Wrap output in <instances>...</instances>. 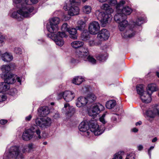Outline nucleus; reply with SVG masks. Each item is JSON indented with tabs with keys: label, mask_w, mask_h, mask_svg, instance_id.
<instances>
[{
	"label": "nucleus",
	"mask_w": 159,
	"mask_h": 159,
	"mask_svg": "<svg viewBox=\"0 0 159 159\" xmlns=\"http://www.w3.org/2000/svg\"><path fill=\"white\" fill-rule=\"evenodd\" d=\"M13 5L18 9L16 11L10 13V16L18 21L22 20V17L28 18L31 16V13L34 10L30 3L35 4L38 0H13Z\"/></svg>",
	"instance_id": "nucleus-1"
},
{
	"label": "nucleus",
	"mask_w": 159,
	"mask_h": 159,
	"mask_svg": "<svg viewBox=\"0 0 159 159\" xmlns=\"http://www.w3.org/2000/svg\"><path fill=\"white\" fill-rule=\"evenodd\" d=\"M125 2L124 0L120 1L116 7V14L114 16L115 21H120L122 19H126L127 15H130L132 12V10L131 8L128 6L122 8Z\"/></svg>",
	"instance_id": "nucleus-2"
},
{
	"label": "nucleus",
	"mask_w": 159,
	"mask_h": 159,
	"mask_svg": "<svg viewBox=\"0 0 159 159\" xmlns=\"http://www.w3.org/2000/svg\"><path fill=\"white\" fill-rule=\"evenodd\" d=\"M101 8L105 11V12L100 11L97 10L95 12V15L98 19L101 22L103 26H104L108 23L110 14L112 13L114 10L107 4H104L101 6Z\"/></svg>",
	"instance_id": "nucleus-3"
},
{
	"label": "nucleus",
	"mask_w": 159,
	"mask_h": 159,
	"mask_svg": "<svg viewBox=\"0 0 159 159\" xmlns=\"http://www.w3.org/2000/svg\"><path fill=\"white\" fill-rule=\"evenodd\" d=\"M3 157L5 159H23L24 156L21 153L19 146H12L6 152Z\"/></svg>",
	"instance_id": "nucleus-4"
},
{
	"label": "nucleus",
	"mask_w": 159,
	"mask_h": 159,
	"mask_svg": "<svg viewBox=\"0 0 159 159\" xmlns=\"http://www.w3.org/2000/svg\"><path fill=\"white\" fill-rule=\"evenodd\" d=\"M144 22L143 18H138L136 22H134L131 25H129V29L127 30L125 32L121 33L122 36L125 38L133 37L135 34V32L133 28H134L137 26L140 25Z\"/></svg>",
	"instance_id": "nucleus-5"
},
{
	"label": "nucleus",
	"mask_w": 159,
	"mask_h": 159,
	"mask_svg": "<svg viewBox=\"0 0 159 159\" xmlns=\"http://www.w3.org/2000/svg\"><path fill=\"white\" fill-rule=\"evenodd\" d=\"M77 57L81 58L85 61H87L92 64L96 63V60L89 54L88 49L86 48H81L80 49L77 50L76 52Z\"/></svg>",
	"instance_id": "nucleus-6"
},
{
	"label": "nucleus",
	"mask_w": 159,
	"mask_h": 159,
	"mask_svg": "<svg viewBox=\"0 0 159 159\" xmlns=\"http://www.w3.org/2000/svg\"><path fill=\"white\" fill-rule=\"evenodd\" d=\"M54 35L55 36L54 38H53V37L52 34H48V36L53 40L57 45L59 46H62L64 43V41L62 38L67 37V35L64 32H58L57 34H54Z\"/></svg>",
	"instance_id": "nucleus-7"
},
{
	"label": "nucleus",
	"mask_w": 159,
	"mask_h": 159,
	"mask_svg": "<svg viewBox=\"0 0 159 159\" xmlns=\"http://www.w3.org/2000/svg\"><path fill=\"white\" fill-rule=\"evenodd\" d=\"M35 121L36 125L42 128H44L49 127L52 123L51 119L48 117L37 118L35 120Z\"/></svg>",
	"instance_id": "nucleus-8"
},
{
	"label": "nucleus",
	"mask_w": 159,
	"mask_h": 159,
	"mask_svg": "<svg viewBox=\"0 0 159 159\" xmlns=\"http://www.w3.org/2000/svg\"><path fill=\"white\" fill-rule=\"evenodd\" d=\"M89 129L91 132L93 133L95 135H100L105 130L102 125L99 127V125L96 122L93 121L90 122Z\"/></svg>",
	"instance_id": "nucleus-9"
},
{
	"label": "nucleus",
	"mask_w": 159,
	"mask_h": 159,
	"mask_svg": "<svg viewBox=\"0 0 159 159\" xmlns=\"http://www.w3.org/2000/svg\"><path fill=\"white\" fill-rule=\"evenodd\" d=\"M2 79H4V81L9 84V85L10 84H12L14 83L16 80L20 83L21 84V78L19 77L16 75L12 74L11 73L8 74L7 75L3 76V78Z\"/></svg>",
	"instance_id": "nucleus-10"
},
{
	"label": "nucleus",
	"mask_w": 159,
	"mask_h": 159,
	"mask_svg": "<svg viewBox=\"0 0 159 159\" xmlns=\"http://www.w3.org/2000/svg\"><path fill=\"white\" fill-rule=\"evenodd\" d=\"M104 107L100 103L95 104L92 108L91 110L89 112V115L90 116H96L99 114L101 111L103 110Z\"/></svg>",
	"instance_id": "nucleus-11"
},
{
	"label": "nucleus",
	"mask_w": 159,
	"mask_h": 159,
	"mask_svg": "<svg viewBox=\"0 0 159 159\" xmlns=\"http://www.w3.org/2000/svg\"><path fill=\"white\" fill-rule=\"evenodd\" d=\"M100 29L99 24L96 21H93L90 23L89 26V31L92 34H96L99 32Z\"/></svg>",
	"instance_id": "nucleus-12"
},
{
	"label": "nucleus",
	"mask_w": 159,
	"mask_h": 159,
	"mask_svg": "<svg viewBox=\"0 0 159 159\" xmlns=\"http://www.w3.org/2000/svg\"><path fill=\"white\" fill-rule=\"evenodd\" d=\"M79 129L82 135L85 136L89 135L90 132L88 131L89 129V125L87 122L83 121L81 122L79 126Z\"/></svg>",
	"instance_id": "nucleus-13"
},
{
	"label": "nucleus",
	"mask_w": 159,
	"mask_h": 159,
	"mask_svg": "<svg viewBox=\"0 0 159 159\" xmlns=\"http://www.w3.org/2000/svg\"><path fill=\"white\" fill-rule=\"evenodd\" d=\"M61 97L63 96L64 99L67 102L71 101L74 98L75 94L72 91H66L63 93H60Z\"/></svg>",
	"instance_id": "nucleus-14"
},
{
	"label": "nucleus",
	"mask_w": 159,
	"mask_h": 159,
	"mask_svg": "<svg viewBox=\"0 0 159 159\" xmlns=\"http://www.w3.org/2000/svg\"><path fill=\"white\" fill-rule=\"evenodd\" d=\"M109 33L106 29H103L100 31L98 34V39L101 41L107 40L109 36Z\"/></svg>",
	"instance_id": "nucleus-15"
},
{
	"label": "nucleus",
	"mask_w": 159,
	"mask_h": 159,
	"mask_svg": "<svg viewBox=\"0 0 159 159\" xmlns=\"http://www.w3.org/2000/svg\"><path fill=\"white\" fill-rule=\"evenodd\" d=\"M63 8L66 11L68 10V14L70 16L78 15L79 13L80 9L78 7H71L68 9L66 6H64Z\"/></svg>",
	"instance_id": "nucleus-16"
},
{
	"label": "nucleus",
	"mask_w": 159,
	"mask_h": 159,
	"mask_svg": "<svg viewBox=\"0 0 159 159\" xmlns=\"http://www.w3.org/2000/svg\"><path fill=\"white\" fill-rule=\"evenodd\" d=\"M88 99L86 98L80 97L76 100V105L79 107H83L85 106L88 102Z\"/></svg>",
	"instance_id": "nucleus-17"
},
{
	"label": "nucleus",
	"mask_w": 159,
	"mask_h": 159,
	"mask_svg": "<svg viewBox=\"0 0 159 159\" xmlns=\"http://www.w3.org/2000/svg\"><path fill=\"white\" fill-rule=\"evenodd\" d=\"M39 115L41 116H45L50 113V110L48 107L44 106L41 107L38 110Z\"/></svg>",
	"instance_id": "nucleus-18"
},
{
	"label": "nucleus",
	"mask_w": 159,
	"mask_h": 159,
	"mask_svg": "<svg viewBox=\"0 0 159 159\" xmlns=\"http://www.w3.org/2000/svg\"><path fill=\"white\" fill-rule=\"evenodd\" d=\"M46 27L47 30L51 33H56L58 30V26H56L49 22L47 24Z\"/></svg>",
	"instance_id": "nucleus-19"
},
{
	"label": "nucleus",
	"mask_w": 159,
	"mask_h": 159,
	"mask_svg": "<svg viewBox=\"0 0 159 159\" xmlns=\"http://www.w3.org/2000/svg\"><path fill=\"white\" fill-rule=\"evenodd\" d=\"M65 109H64V110H65L66 109H69V110L67 111V112H66V115H68V116H71L75 112V109L74 108L70 106L69 104L68 103H66L64 105V108Z\"/></svg>",
	"instance_id": "nucleus-20"
},
{
	"label": "nucleus",
	"mask_w": 159,
	"mask_h": 159,
	"mask_svg": "<svg viewBox=\"0 0 159 159\" xmlns=\"http://www.w3.org/2000/svg\"><path fill=\"white\" fill-rule=\"evenodd\" d=\"M34 134L30 132V130L27 129L23 132L22 138L23 140L28 141L31 139L33 137Z\"/></svg>",
	"instance_id": "nucleus-21"
},
{
	"label": "nucleus",
	"mask_w": 159,
	"mask_h": 159,
	"mask_svg": "<svg viewBox=\"0 0 159 159\" xmlns=\"http://www.w3.org/2000/svg\"><path fill=\"white\" fill-rule=\"evenodd\" d=\"M126 19H122V20H120V21H115L119 23L118 25L119 29L121 31H124L128 25V22L126 20Z\"/></svg>",
	"instance_id": "nucleus-22"
},
{
	"label": "nucleus",
	"mask_w": 159,
	"mask_h": 159,
	"mask_svg": "<svg viewBox=\"0 0 159 159\" xmlns=\"http://www.w3.org/2000/svg\"><path fill=\"white\" fill-rule=\"evenodd\" d=\"M126 19H122V20H120V21H115L119 23L118 25L119 29L121 31H124L128 25V22L126 20Z\"/></svg>",
	"instance_id": "nucleus-23"
},
{
	"label": "nucleus",
	"mask_w": 159,
	"mask_h": 159,
	"mask_svg": "<svg viewBox=\"0 0 159 159\" xmlns=\"http://www.w3.org/2000/svg\"><path fill=\"white\" fill-rule=\"evenodd\" d=\"M37 126V125H34L28 129L30 130V132L32 133L33 134L34 133L36 132L37 135L38 136L39 139H40L41 138L40 135L41 132Z\"/></svg>",
	"instance_id": "nucleus-24"
},
{
	"label": "nucleus",
	"mask_w": 159,
	"mask_h": 159,
	"mask_svg": "<svg viewBox=\"0 0 159 159\" xmlns=\"http://www.w3.org/2000/svg\"><path fill=\"white\" fill-rule=\"evenodd\" d=\"M1 69L2 72L1 75L2 78H3V76H5L7 74L11 73L10 72L11 68L8 65H3L1 67Z\"/></svg>",
	"instance_id": "nucleus-25"
},
{
	"label": "nucleus",
	"mask_w": 159,
	"mask_h": 159,
	"mask_svg": "<svg viewBox=\"0 0 159 159\" xmlns=\"http://www.w3.org/2000/svg\"><path fill=\"white\" fill-rule=\"evenodd\" d=\"M147 116L150 118H154L155 115L159 116V109L154 108L152 110H149L147 111Z\"/></svg>",
	"instance_id": "nucleus-26"
},
{
	"label": "nucleus",
	"mask_w": 159,
	"mask_h": 159,
	"mask_svg": "<svg viewBox=\"0 0 159 159\" xmlns=\"http://www.w3.org/2000/svg\"><path fill=\"white\" fill-rule=\"evenodd\" d=\"M1 58L3 61L6 62H10L13 59V57L12 54L7 52L2 54Z\"/></svg>",
	"instance_id": "nucleus-27"
},
{
	"label": "nucleus",
	"mask_w": 159,
	"mask_h": 159,
	"mask_svg": "<svg viewBox=\"0 0 159 159\" xmlns=\"http://www.w3.org/2000/svg\"><path fill=\"white\" fill-rule=\"evenodd\" d=\"M35 146L32 143H29L24 146L22 150L23 153L25 152H30L33 151Z\"/></svg>",
	"instance_id": "nucleus-28"
},
{
	"label": "nucleus",
	"mask_w": 159,
	"mask_h": 159,
	"mask_svg": "<svg viewBox=\"0 0 159 159\" xmlns=\"http://www.w3.org/2000/svg\"><path fill=\"white\" fill-rule=\"evenodd\" d=\"M10 85L7 82H2L0 83V92H3L7 91L9 89Z\"/></svg>",
	"instance_id": "nucleus-29"
},
{
	"label": "nucleus",
	"mask_w": 159,
	"mask_h": 159,
	"mask_svg": "<svg viewBox=\"0 0 159 159\" xmlns=\"http://www.w3.org/2000/svg\"><path fill=\"white\" fill-rule=\"evenodd\" d=\"M140 95L141 98L143 102L148 103L151 102L152 98L151 97V95L148 94H143Z\"/></svg>",
	"instance_id": "nucleus-30"
},
{
	"label": "nucleus",
	"mask_w": 159,
	"mask_h": 159,
	"mask_svg": "<svg viewBox=\"0 0 159 159\" xmlns=\"http://www.w3.org/2000/svg\"><path fill=\"white\" fill-rule=\"evenodd\" d=\"M77 29L70 28L68 32L70 34V37L73 39H76L77 38Z\"/></svg>",
	"instance_id": "nucleus-31"
},
{
	"label": "nucleus",
	"mask_w": 159,
	"mask_h": 159,
	"mask_svg": "<svg viewBox=\"0 0 159 159\" xmlns=\"http://www.w3.org/2000/svg\"><path fill=\"white\" fill-rule=\"evenodd\" d=\"M157 90V88L156 84H151L148 85L147 88V93L151 95L152 93L154 91H156Z\"/></svg>",
	"instance_id": "nucleus-32"
},
{
	"label": "nucleus",
	"mask_w": 159,
	"mask_h": 159,
	"mask_svg": "<svg viewBox=\"0 0 159 159\" xmlns=\"http://www.w3.org/2000/svg\"><path fill=\"white\" fill-rule=\"evenodd\" d=\"M84 43L81 41H75L72 42L71 43V46L74 48H78L81 47L83 46Z\"/></svg>",
	"instance_id": "nucleus-33"
},
{
	"label": "nucleus",
	"mask_w": 159,
	"mask_h": 159,
	"mask_svg": "<svg viewBox=\"0 0 159 159\" xmlns=\"http://www.w3.org/2000/svg\"><path fill=\"white\" fill-rule=\"evenodd\" d=\"M86 21L85 20H80L78 21V26L76 27L77 29L80 31L84 30L86 25Z\"/></svg>",
	"instance_id": "nucleus-34"
},
{
	"label": "nucleus",
	"mask_w": 159,
	"mask_h": 159,
	"mask_svg": "<svg viewBox=\"0 0 159 159\" xmlns=\"http://www.w3.org/2000/svg\"><path fill=\"white\" fill-rule=\"evenodd\" d=\"M89 33V32L87 30H84L81 36V39L84 41L88 40L90 38Z\"/></svg>",
	"instance_id": "nucleus-35"
},
{
	"label": "nucleus",
	"mask_w": 159,
	"mask_h": 159,
	"mask_svg": "<svg viewBox=\"0 0 159 159\" xmlns=\"http://www.w3.org/2000/svg\"><path fill=\"white\" fill-rule=\"evenodd\" d=\"M84 79L81 76H77L72 80V83L76 85L80 84L83 81Z\"/></svg>",
	"instance_id": "nucleus-36"
},
{
	"label": "nucleus",
	"mask_w": 159,
	"mask_h": 159,
	"mask_svg": "<svg viewBox=\"0 0 159 159\" xmlns=\"http://www.w3.org/2000/svg\"><path fill=\"white\" fill-rule=\"evenodd\" d=\"M116 105V102L114 100H110L107 102L106 106V107L109 109L114 107Z\"/></svg>",
	"instance_id": "nucleus-37"
},
{
	"label": "nucleus",
	"mask_w": 159,
	"mask_h": 159,
	"mask_svg": "<svg viewBox=\"0 0 159 159\" xmlns=\"http://www.w3.org/2000/svg\"><path fill=\"white\" fill-rule=\"evenodd\" d=\"M136 88L138 93L139 95H142L144 92L143 85L138 84L136 86Z\"/></svg>",
	"instance_id": "nucleus-38"
},
{
	"label": "nucleus",
	"mask_w": 159,
	"mask_h": 159,
	"mask_svg": "<svg viewBox=\"0 0 159 159\" xmlns=\"http://www.w3.org/2000/svg\"><path fill=\"white\" fill-rule=\"evenodd\" d=\"M82 10L84 13L89 14L91 12V7L89 6L85 5L83 7Z\"/></svg>",
	"instance_id": "nucleus-39"
},
{
	"label": "nucleus",
	"mask_w": 159,
	"mask_h": 159,
	"mask_svg": "<svg viewBox=\"0 0 159 159\" xmlns=\"http://www.w3.org/2000/svg\"><path fill=\"white\" fill-rule=\"evenodd\" d=\"M60 22V19L59 18L57 17H54L52 18L49 21V22L53 25L58 26V24Z\"/></svg>",
	"instance_id": "nucleus-40"
},
{
	"label": "nucleus",
	"mask_w": 159,
	"mask_h": 159,
	"mask_svg": "<svg viewBox=\"0 0 159 159\" xmlns=\"http://www.w3.org/2000/svg\"><path fill=\"white\" fill-rule=\"evenodd\" d=\"M107 55L105 54H101L98 55L97 58L98 60L103 61L107 59Z\"/></svg>",
	"instance_id": "nucleus-41"
},
{
	"label": "nucleus",
	"mask_w": 159,
	"mask_h": 159,
	"mask_svg": "<svg viewBox=\"0 0 159 159\" xmlns=\"http://www.w3.org/2000/svg\"><path fill=\"white\" fill-rule=\"evenodd\" d=\"M88 101L89 102H92L96 99V96L93 94L91 93L87 97Z\"/></svg>",
	"instance_id": "nucleus-42"
},
{
	"label": "nucleus",
	"mask_w": 159,
	"mask_h": 159,
	"mask_svg": "<svg viewBox=\"0 0 159 159\" xmlns=\"http://www.w3.org/2000/svg\"><path fill=\"white\" fill-rule=\"evenodd\" d=\"M70 28L67 27V24L66 23H64L62 25L61 30L63 31L68 32Z\"/></svg>",
	"instance_id": "nucleus-43"
},
{
	"label": "nucleus",
	"mask_w": 159,
	"mask_h": 159,
	"mask_svg": "<svg viewBox=\"0 0 159 159\" xmlns=\"http://www.w3.org/2000/svg\"><path fill=\"white\" fill-rule=\"evenodd\" d=\"M5 38L2 35L0 34V47H1L5 43Z\"/></svg>",
	"instance_id": "nucleus-44"
},
{
	"label": "nucleus",
	"mask_w": 159,
	"mask_h": 159,
	"mask_svg": "<svg viewBox=\"0 0 159 159\" xmlns=\"http://www.w3.org/2000/svg\"><path fill=\"white\" fill-rule=\"evenodd\" d=\"M119 118V115L117 114H113L111 120L113 121H118Z\"/></svg>",
	"instance_id": "nucleus-45"
},
{
	"label": "nucleus",
	"mask_w": 159,
	"mask_h": 159,
	"mask_svg": "<svg viewBox=\"0 0 159 159\" xmlns=\"http://www.w3.org/2000/svg\"><path fill=\"white\" fill-rule=\"evenodd\" d=\"M125 159H135V155L133 153L128 154L126 156Z\"/></svg>",
	"instance_id": "nucleus-46"
},
{
	"label": "nucleus",
	"mask_w": 159,
	"mask_h": 159,
	"mask_svg": "<svg viewBox=\"0 0 159 159\" xmlns=\"http://www.w3.org/2000/svg\"><path fill=\"white\" fill-rule=\"evenodd\" d=\"M14 52L16 54H20L22 53V50L20 48L16 47L14 48Z\"/></svg>",
	"instance_id": "nucleus-47"
},
{
	"label": "nucleus",
	"mask_w": 159,
	"mask_h": 159,
	"mask_svg": "<svg viewBox=\"0 0 159 159\" xmlns=\"http://www.w3.org/2000/svg\"><path fill=\"white\" fill-rule=\"evenodd\" d=\"M6 99V97L2 93L0 92V102L5 101Z\"/></svg>",
	"instance_id": "nucleus-48"
},
{
	"label": "nucleus",
	"mask_w": 159,
	"mask_h": 159,
	"mask_svg": "<svg viewBox=\"0 0 159 159\" xmlns=\"http://www.w3.org/2000/svg\"><path fill=\"white\" fill-rule=\"evenodd\" d=\"M80 61L76 59L72 58L70 60V63L73 65H75L80 62Z\"/></svg>",
	"instance_id": "nucleus-49"
},
{
	"label": "nucleus",
	"mask_w": 159,
	"mask_h": 159,
	"mask_svg": "<svg viewBox=\"0 0 159 159\" xmlns=\"http://www.w3.org/2000/svg\"><path fill=\"white\" fill-rule=\"evenodd\" d=\"M54 119L57 120L60 117V115L58 112H56L54 115L52 116Z\"/></svg>",
	"instance_id": "nucleus-50"
},
{
	"label": "nucleus",
	"mask_w": 159,
	"mask_h": 159,
	"mask_svg": "<svg viewBox=\"0 0 159 159\" xmlns=\"http://www.w3.org/2000/svg\"><path fill=\"white\" fill-rule=\"evenodd\" d=\"M108 2L111 6H116L118 3L116 0H108Z\"/></svg>",
	"instance_id": "nucleus-51"
},
{
	"label": "nucleus",
	"mask_w": 159,
	"mask_h": 159,
	"mask_svg": "<svg viewBox=\"0 0 159 159\" xmlns=\"http://www.w3.org/2000/svg\"><path fill=\"white\" fill-rule=\"evenodd\" d=\"M105 116V114H103L102 115V116L99 119L100 121L103 124H104L106 122L104 119Z\"/></svg>",
	"instance_id": "nucleus-52"
},
{
	"label": "nucleus",
	"mask_w": 159,
	"mask_h": 159,
	"mask_svg": "<svg viewBox=\"0 0 159 159\" xmlns=\"http://www.w3.org/2000/svg\"><path fill=\"white\" fill-rule=\"evenodd\" d=\"M154 146H152L148 150V154L150 158H151V151L154 149Z\"/></svg>",
	"instance_id": "nucleus-53"
},
{
	"label": "nucleus",
	"mask_w": 159,
	"mask_h": 159,
	"mask_svg": "<svg viewBox=\"0 0 159 159\" xmlns=\"http://www.w3.org/2000/svg\"><path fill=\"white\" fill-rule=\"evenodd\" d=\"M89 44L90 46H93L96 45L94 40H91L89 42Z\"/></svg>",
	"instance_id": "nucleus-54"
},
{
	"label": "nucleus",
	"mask_w": 159,
	"mask_h": 159,
	"mask_svg": "<svg viewBox=\"0 0 159 159\" xmlns=\"http://www.w3.org/2000/svg\"><path fill=\"white\" fill-rule=\"evenodd\" d=\"M80 0H70L71 4L74 3H77L78 4H79Z\"/></svg>",
	"instance_id": "nucleus-55"
},
{
	"label": "nucleus",
	"mask_w": 159,
	"mask_h": 159,
	"mask_svg": "<svg viewBox=\"0 0 159 159\" xmlns=\"http://www.w3.org/2000/svg\"><path fill=\"white\" fill-rule=\"evenodd\" d=\"M7 121L6 120H0V123L2 125H4L7 122Z\"/></svg>",
	"instance_id": "nucleus-56"
},
{
	"label": "nucleus",
	"mask_w": 159,
	"mask_h": 159,
	"mask_svg": "<svg viewBox=\"0 0 159 159\" xmlns=\"http://www.w3.org/2000/svg\"><path fill=\"white\" fill-rule=\"evenodd\" d=\"M32 116L31 115H29L28 116H26L25 117V120L26 121H30L31 118H32Z\"/></svg>",
	"instance_id": "nucleus-57"
},
{
	"label": "nucleus",
	"mask_w": 159,
	"mask_h": 159,
	"mask_svg": "<svg viewBox=\"0 0 159 159\" xmlns=\"http://www.w3.org/2000/svg\"><path fill=\"white\" fill-rule=\"evenodd\" d=\"M143 148V146L141 145H140L138 146V149L139 151L142 150Z\"/></svg>",
	"instance_id": "nucleus-58"
},
{
	"label": "nucleus",
	"mask_w": 159,
	"mask_h": 159,
	"mask_svg": "<svg viewBox=\"0 0 159 159\" xmlns=\"http://www.w3.org/2000/svg\"><path fill=\"white\" fill-rule=\"evenodd\" d=\"M132 131L134 132H137L138 131V129L136 128H134L132 129Z\"/></svg>",
	"instance_id": "nucleus-59"
},
{
	"label": "nucleus",
	"mask_w": 159,
	"mask_h": 159,
	"mask_svg": "<svg viewBox=\"0 0 159 159\" xmlns=\"http://www.w3.org/2000/svg\"><path fill=\"white\" fill-rule=\"evenodd\" d=\"M142 124V122L141 121H139L136 123V126L138 125H140Z\"/></svg>",
	"instance_id": "nucleus-60"
},
{
	"label": "nucleus",
	"mask_w": 159,
	"mask_h": 159,
	"mask_svg": "<svg viewBox=\"0 0 159 159\" xmlns=\"http://www.w3.org/2000/svg\"><path fill=\"white\" fill-rule=\"evenodd\" d=\"M115 154H118V159L119 158V159H122V157L118 153H116Z\"/></svg>",
	"instance_id": "nucleus-61"
},
{
	"label": "nucleus",
	"mask_w": 159,
	"mask_h": 159,
	"mask_svg": "<svg viewBox=\"0 0 159 159\" xmlns=\"http://www.w3.org/2000/svg\"><path fill=\"white\" fill-rule=\"evenodd\" d=\"M157 140V139L156 137H155L152 140V143H154L156 142Z\"/></svg>",
	"instance_id": "nucleus-62"
},
{
	"label": "nucleus",
	"mask_w": 159,
	"mask_h": 159,
	"mask_svg": "<svg viewBox=\"0 0 159 159\" xmlns=\"http://www.w3.org/2000/svg\"><path fill=\"white\" fill-rule=\"evenodd\" d=\"M17 90L16 89H11V92H14V93H15L16 92Z\"/></svg>",
	"instance_id": "nucleus-63"
},
{
	"label": "nucleus",
	"mask_w": 159,
	"mask_h": 159,
	"mask_svg": "<svg viewBox=\"0 0 159 159\" xmlns=\"http://www.w3.org/2000/svg\"><path fill=\"white\" fill-rule=\"evenodd\" d=\"M118 154H115L114 156V157L112 159H118V157L117 156Z\"/></svg>",
	"instance_id": "nucleus-64"
}]
</instances>
